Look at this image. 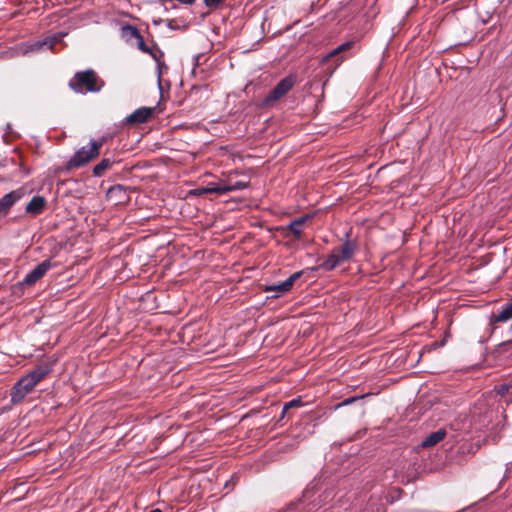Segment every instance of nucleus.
<instances>
[{"mask_svg": "<svg viewBox=\"0 0 512 512\" xmlns=\"http://www.w3.org/2000/svg\"><path fill=\"white\" fill-rule=\"evenodd\" d=\"M50 372L47 365H39L20 380H18L11 389V403L19 404L30 394L36 385L42 381Z\"/></svg>", "mask_w": 512, "mask_h": 512, "instance_id": "obj_1", "label": "nucleus"}, {"mask_svg": "<svg viewBox=\"0 0 512 512\" xmlns=\"http://www.w3.org/2000/svg\"><path fill=\"white\" fill-rule=\"evenodd\" d=\"M104 85V80L93 69L76 72L68 82L69 88L78 94L98 93Z\"/></svg>", "mask_w": 512, "mask_h": 512, "instance_id": "obj_2", "label": "nucleus"}, {"mask_svg": "<svg viewBox=\"0 0 512 512\" xmlns=\"http://www.w3.org/2000/svg\"><path fill=\"white\" fill-rule=\"evenodd\" d=\"M98 156L99 154L97 152V146L92 147L91 145H89V147H81L67 162L66 168L68 170H71L74 168L85 166L89 162L96 159Z\"/></svg>", "mask_w": 512, "mask_h": 512, "instance_id": "obj_3", "label": "nucleus"}, {"mask_svg": "<svg viewBox=\"0 0 512 512\" xmlns=\"http://www.w3.org/2000/svg\"><path fill=\"white\" fill-rule=\"evenodd\" d=\"M296 76L288 75L283 78L277 85L270 91V93L265 97L264 103L266 105H270L273 102L278 101L282 97H284L295 85Z\"/></svg>", "mask_w": 512, "mask_h": 512, "instance_id": "obj_4", "label": "nucleus"}, {"mask_svg": "<svg viewBox=\"0 0 512 512\" xmlns=\"http://www.w3.org/2000/svg\"><path fill=\"white\" fill-rule=\"evenodd\" d=\"M53 266L51 260H44L37 265L32 271H30L24 278L23 284L33 285L39 281L47 271Z\"/></svg>", "mask_w": 512, "mask_h": 512, "instance_id": "obj_5", "label": "nucleus"}, {"mask_svg": "<svg viewBox=\"0 0 512 512\" xmlns=\"http://www.w3.org/2000/svg\"><path fill=\"white\" fill-rule=\"evenodd\" d=\"M24 196L23 189L13 190L0 199V217L8 214L11 207Z\"/></svg>", "mask_w": 512, "mask_h": 512, "instance_id": "obj_6", "label": "nucleus"}, {"mask_svg": "<svg viewBox=\"0 0 512 512\" xmlns=\"http://www.w3.org/2000/svg\"><path fill=\"white\" fill-rule=\"evenodd\" d=\"M47 207V200L44 196L35 195L32 197L30 202L26 205L25 212L32 216L36 217L43 213V211Z\"/></svg>", "mask_w": 512, "mask_h": 512, "instance_id": "obj_7", "label": "nucleus"}, {"mask_svg": "<svg viewBox=\"0 0 512 512\" xmlns=\"http://www.w3.org/2000/svg\"><path fill=\"white\" fill-rule=\"evenodd\" d=\"M154 108L142 107L135 110L126 118L128 124H141L147 122L153 115Z\"/></svg>", "mask_w": 512, "mask_h": 512, "instance_id": "obj_8", "label": "nucleus"}, {"mask_svg": "<svg viewBox=\"0 0 512 512\" xmlns=\"http://www.w3.org/2000/svg\"><path fill=\"white\" fill-rule=\"evenodd\" d=\"M301 275H302L301 271L295 272L289 278H287L285 281H283L282 283L268 287L266 289V291H273V292H278V293L288 292L292 288L294 282L297 279H299Z\"/></svg>", "mask_w": 512, "mask_h": 512, "instance_id": "obj_9", "label": "nucleus"}, {"mask_svg": "<svg viewBox=\"0 0 512 512\" xmlns=\"http://www.w3.org/2000/svg\"><path fill=\"white\" fill-rule=\"evenodd\" d=\"M512 319V301L502 307L498 314H492L490 324L505 323Z\"/></svg>", "mask_w": 512, "mask_h": 512, "instance_id": "obj_10", "label": "nucleus"}, {"mask_svg": "<svg viewBox=\"0 0 512 512\" xmlns=\"http://www.w3.org/2000/svg\"><path fill=\"white\" fill-rule=\"evenodd\" d=\"M342 262L344 261L342 260L340 253L333 249L329 256L320 264V268L326 271H332Z\"/></svg>", "mask_w": 512, "mask_h": 512, "instance_id": "obj_11", "label": "nucleus"}, {"mask_svg": "<svg viewBox=\"0 0 512 512\" xmlns=\"http://www.w3.org/2000/svg\"><path fill=\"white\" fill-rule=\"evenodd\" d=\"M334 249L340 253L342 260L345 262L353 257L355 251L357 250V244L354 241L346 240L341 247Z\"/></svg>", "mask_w": 512, "mask_h": 512, "instance_id": "obj_12", "label": "nucleus"}, {"mask_svg": "<svg viewBox=\"0 0 512 512\" xmlns=\"http://www.w3.org/2000/svg\"><path fill=\"white\" fill-rule=\"evenodd\" d=\"M141 36L137 27L133 25H124L121 28V37L130 45H134V41Z\"/></svg>", "mask_w": 512, "mask_h": 512, "instance_id": "obj_13", "label": "nucleus"}, {"mask_svg": "<svg viewBox=\"0 0 512 512\" xmlns=\"http://www.w3.org/2000/svg\"><path fill=\"white\" fill-rule=\"evenodd\" d=\"M446 436V431L444 429H439L435 432H432L430 435H428L421 443V446L423 448H428L435 446L440 441H442Z\"/></svg>", "mask_w": 512, "mask_h": 512, "instance_id": "obj_14", "label": "nucleus"}, {"mask_svg": "<svg viewBox=\"0 0 512 512\" xmlns=\"http://www.w3.org/2000/svg\"><path fill=\"white\" fill-rule=\"evenodd\" d=\"M234 174H236V172H234ZM232 175H233V173H231L229 175L228 181H227L228 183L224 184L226 193L232 192V191H237V190H243L249 186V181H243V180L233 181Z\"/></svg>", "mask_w": 512, "mask_h": 512, "instance_id": "obj_15", "label": "nucleus"}, {"mask_svg": "<svg viewBox=\"0 0 512 512\" xmlns=\"http://www.w3.org/2000/svg\"><path fill=\"white\" fill-rule=\"evenodd\" d=\"M114 164V161L109 158H103L97 165L93 168V176L101 177L104 175L105 171H107Z\"/></svg>", "mask_w": 512, "mask_h": 512, "instance_id": "obj_16", "label": "nucleus"}, {"mask_svg": "<svg viewBox=\"0 0 512 512\" xmlns=\"http://www.w3.org/2000/svg\"><path fill=\"white\" fill-rule=\"evenodd\" d=\"M306 221V217H299L289 224V230L296 239H300L302 234V226Z\"/></svg>", "mask_w": 512, "mask_h": 512, "instance_id": "obj_17", "label": "nucleus"}, {"mask_svg": "<svg viewBox=\"0 0 512 512\" xmlns=\"http://www.w3.org/2000/svg\"><path fill=\"white\" fill-rule=\"evenodd\" d=\"M134 45L143 53L151 55L154 59L157 58L153 48H150L144 41L142 35L134 41Z\"/></svg>", "mask_w": 512, "mask_h": 512, "instance_id": "obj_18", "label": "nucleus"}, {"mask_svg": "<svg viewBox=\"0 0 512 512\" xmlns=\"http://www.w3.org/2000/svg\"><path fill=\"white\" fill-rule=\"evenodd\" d=\"M61 40V37L59 36H52L44 39L43 41L37 42L35 46L37 49H40L42 47H48L49 49L53 50L56 43H58Z\"/></svg>", "mask_w": 512, "mask_h": 512, "instance_id": "obj_19", "label": "nucleus"}, {"mask_svg": "<svg viewBox=\"0 0 512 512\" xmlns=\"http://www.w3.org/2000/svg\"><path fill=\"white\" fill-rule=\"evenodd\" d=\"M354 45V42L353 41H348V42H345L341 45H339L338 47H336L335 49H333L326 57V59L328 58H331V57H335L345 51H348L349 49L352 48V46Z\"/></svg>", "mask_w": 512, "mask_h": 512, "instance_id": "obj_20", "label": "nucleus"}, {"mask_svg": "<svg viewBox=\"0 0 512 512\" xmlns=\"http://www.w3.org/2000/svg\"><path fill=\"white\" fill-rule=\"evenodd\" d=\"M203 192H206L207 194H226L224 185H218L216 183H209L207 187L203 188Z\"/></svg>", "mask_w": 512, "mask_h": 512, "instance_id": "obj_21", "label": "nucleus"}, {"mask_svg": "<svg viewBox=\"0 0 512 512\" xmlns=\"http://www.w3.org/2000/svg\"><path fill=\"white\" fill-rule=\"evenodd\" d=\"M303 405V402L301 398L292 399L291 401L285 403L283 410H282V418L285 416L286 412L295 407H300Z\"/></svg>", "mask_w": 512, "mask_h": 512, "instance_id": "obj_22", "label": "nucleus"}, {"mask_svg": "<svg viewBox=\"0 0 512 512\" xmlns=\"http://www.w3.org/2000/svg\"><path fill=\"white\" fill-rule=\"evenodd\" d=\"M226 0H204V4L209 9H217Z\"/></svg>", "mask_w": 512, "mask_h": 512, "instance_id": "obj_23", "label": "nucleus"}, {"mask_svg": "<svg viewBox=\"0 0 512 512\" xmlns=\"http://www.w3.org/2000/svg\"><path fill=\"white\" fill-rule=\"evenodd\" d=\"M105 142H106V137H101L98 140H91L89 142V145H91L92 147L97 146V152L100 155V150H101L102 146L105 144Z\"/></svg>", "mask_w": 512, "mask_h": 512, "instance_id": "obj_24", "label": "nucleus"}, {"mask_svg": "<svg viewBox=\"0 0 512 512\" xmlns=\"http://www.w3.org/2000/svg\"><path fill=\"white\" fill-rule=\"evenodd\" d=\"M510 389V385L508 384H500L495 386V392L501 396L505 395Z\"/></svg>", "mask_w": 512, "mask_h": 512, "instance_id": "obj_25", "label": "nucleus"}, {"mask_svg": "<svg viewBox=\"0 0 512 512\" xmlns=\"http://www.w3.org/2000/svg\"><path fill=\"white\" fill-rule=\"evenodd\" d=\"M363 397H364V395L359 396V397H358V396H355V397H349V398L345 399L344 401H342V402L339 404V406H346V405L352 404L353 402H355V401H357L358 399L363 398Z\"/></svg>", "mask_w": 512, "mask_h": 512, "instance_id": "obj_26", "label": "nucleus"}, {"mask_svg": "<svg viewBox=\"0 0 512 512\" xmlns=\"http://www.w3.org/2000/svg\"><path fill=\"white\" fill-rule=\"evenodd\" d=\"M510 346H512V340H507V341H504V342H502V343H500V344L498 345V350L502 352V351H504L507 347H510Z\"/></svg>", "mask_w": 512, "mask_h": 512, "instance_id": "obj_27", "label": "nucleus"}, {"mask_svg": "<svg viewBox=\"0 0 512 512\" xmlns=\"http://www.w3.org/2000/svg\"><path fill=\"white\" fill-rule=\"evenodd\" d=\"M195 194L197 195H203V194H207L206 192H203V188H198L195 190Z\"/></svg>", "mask_w": 512, "mask_h": 512, "instance_id": "obj_28", "label": "nucleus"}, {"mask_svg": "<svg viewBox=\"0 0 512 512\" xmlns=\"http://www.w3.org/2000/svg\"><path fill=\"white\" fill-rule=\"evenodd\" d=\"M112 190H122V186L117 185V186L113 187Z\"/></svg>", "mask_w": 512, "mask_h": 512, "instance_id": "obj_29", "label": "nucleus"}, {"mask_svg": "<svg viewBox=\"0 0 512 512\" xmlns=\"http://www.w3.org/2000/svg\"><path fill=\"white\" fill-rule=\"evenodd\" d=\"M150 512H162L160 509H154V510H151Z\"/></svg>", "mask_w": 512, "mask_h": 512, "instance_id": "obj_30", "label": "nucleus"}, {"mask_svg": "<svg viewBox=\"0 0 512 512\" xmlns=\"http://www.w3.org/2000/svg\"><path fill=\"white\" fill-rule=\"evenodd\" d=\"M341 62H343V57L339 59L338 64L341 63Z\"/></svg>", "mask_w": 512, "mask_h": 512, "instance_id": "obj_31", "label": "nucleus"}]
</instances>
